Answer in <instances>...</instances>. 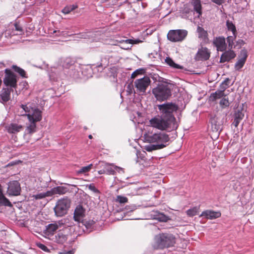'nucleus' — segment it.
I'll list each match as a JSON object with an SVG mask.
<instances>
[{
	"label": "nucleus",
	"instance_id": "nucleus-1",
	"mask_svg": "<svg viewBox=\"0 0 254 254\" xmlns=\"http://www.w3.org/2000/svg\"><path fill=\"white\" fill-rule=\"evenodd\" d=\"M176 238L170 233H161L155 236L153 247L156 249H164L174 246Z\"/></svg>",
	"mask_w": 254,
	"mask_h": 254
},
{
	"label": "nucleus",
	"instance_id": "nucleus-2",
	"mask_svg": "<svg viewBox=\"0 0 254 254\" xmlns=\"http://www.w3.org/2000/svg\"><path fill=\"white\" fill-rule=\"evenodd\" d=\"M151 127L160 130H171L177 128L176 123H173L162 116H156L149 120Z\"/></svg>",
	"mask_w": 254,
	"mask_h": 254
},
{
	"label": "nucleus",
	"instance_id": "nucleus-3",
	"mask_svg": "<svg viewBox=\"0 0 254 254\" xmlns=\"http://www.w3.org/2000/svg\"><path fill=\"white\" fill-rule=\"evenodd\" d=\"M158 108L160 111L161 116L166 118L173 123L175 122V118L173 115L174 112L178 110L177 106L172 103H167L158 105Z\"/></svg>",
	"mask_w": 254,
	"mask_h": 254
},
{
	"label": "nucleus",
	"instance_id": "nucleus-4",
	"mask_svg": "<svg viewBox=\"0 0 254 254\" xmlns=\"http://www.w3.org/2000/svg\"><path fill=\"white\" fill-rule=\"evenodd\" d=\"M152 93L158 101H163L171 96V90L169 84L164 83L153 88Z\"/></svg>",
	"mask_w": 254,
	"mask_h": 254
},
{
	"label": "nucleus",
	"instance_id": "nucleus-5",
	"mask_svg": "<svg viewBox=\"0 0 254 254\" xmlns=\"http://www.w3.org/2000/svg\"><path fill=\"white\" fill-rule=\"evenodd\" d=\"M147 138L149 142L155 143L157 146H158V148L160 149L168 146L170 141L169 135L163 132L156 133L148 135Z\"/></svg>",
	"mask_w": 254,
	"mask_h": 254
},
{
	"label": "nucleus",
	"instance_id": "nucleus-6",
	"mask_svg": "<svg viewBox=\"0 0 254 254\" xmlns=\"http://www.w3.org/2000/svg\"><path fill=\"white\" fill-rule=\"evenodd\" d=\"M70 205V200L67 197L59 200L54 208L56 215L62 217L66 214Z\"/></svg>",
	"mask_w": 254,
	"mask_h": 254
},
{
	"label": "nucleus",
	"instance_id": "nucleus-7",
	"mask_svg": "<svg viewBox=\"0 0 254 254\" xmlns=\"http://www.w3.org/2000/svg\"><path fill=\"white\" fill-rule=\"evenodd\" d=\"M188 32L185 30H171L167 34V38L169 40L172 42H181L186 37Z\"/></svg>",
	"mask_w": 254,
	"mask_h": 254
},
{
	"label": "nucleus",
	"instance_id": "nucleus-8",
	"mask_svg": "<svg viewBox=\"0 0 254 254\" xmlns=\"http://www.w3.org/2000/svg\"><path fill=\"white\" fill-rule=\"evenodd\" d=\"M151 80L148 76L137 79L134 81V86L138 92L145 93L146 89L150 85Z\"/></svg>",
	"mask_w": 254,
	"mask_h": 254
},
{
	"label": "nucleus",
	"instance_id": "nucleus-9",
	"mask_svg": "<svg viewBox=\"0 0 254 254\" xmlns=\"http://www.w3.org/2000/svg\"><path fill=\"white\" fill-rule=\"evenodd\" d=\"M5 76L3 79L4 84L11 88H16L17 86V80L16 76L10 69H5Z\"/></svg>",
	"mask_w": 254,
	"mask_h": 254
},
{
	"label": "nucleus",
	"instance_id": "nucleus-10",
	"mask_svg": "<svg viewBox=\"0 0 254 254\" xmlns=\"http://www.w3.org/2000/svg\"><path fill=\"white\" fill-rule=\"evenodd\" d=\"M20 192V185L17 181H12L8 183L7 193L9 196L19 195Z\"/></svg>",
	"mask_w": 254,
	"mask_h": 254
},
{
	"label": "nucleus",
	"instance_id": "nucleus-11",
	"mask_svg": "<svg viewBox=\"0 0 254 254\" xmlns=\"http://www.w3.org/2000/svg\"><path fill=\"white\" fill-rule=\"evenodd\" d=\"M247 57L248 54L247 50L245 49L242 50L239 56L238 61L236 63L235 65L236 70H239L243 67Z\"/></svg>",
	"mask_w": 254,
	"mask_h": 254
},
{
	"label": "nucleus",
	"instance_id": "nucleus-12",
	"mask_svg": "<svg viewBox=\"0 0 254 254\" xmlns=\"http://www.w3.org/2000/svg\"><path fill=\"white\" fill-rule=\"evenodd\" d=\"M213 44L216 47L218 51L223 52L227 49L226 39L224 37L220 36L215 38Z\"/></svg>",
	"mask_w": 254,
	"mask_h": 254
},
{
	"label": "nucleus",
	"instance_id": "nucleus-13",
	"mask_svg": "<svg viewBox=\"0 0 254 254\" xmlns=\"http://www.w3.org/2000/svg\"><path fill=\"white\" fill-rule=\"evenodd\" d=\"M210 56V52L206 47H201L199 49L195 56L196 60L199 61H206L209 59Z\"/></svg>",
	"mask_w": 254,
	"mask_h": 254
},
{
	"label": "nucleus",
	"instance_id": "nucleus-14",
	"mask_svg": "<svg viewBox=\"0 0 254 254\" xmlns=\"http://www.w3.org/2000/svg\"><path fill=\"white\" fill-rule=\"evenodd\" d=\"M85 210L83 206L81 205H77L74 212V220L78 222H81L85 216Z\"/></svg>",
	"mask_w": 254,
	"mask_h": 254
},
{
	"label": "nucleus",
	"instance_id": "nucleus-15",
	"mask_svg": "<svg viewBox=\"0 0 254 254\" xmlns=\"http://www.w3.org/2000/svg\"><path fill=\"white\" fill-rule=\"evenodd\" d=\"M223 52L220 59V63H221L229 62L230 60L234 59L236 56V54L233 50L229 49L227 51L226 50Z\"/></svg>",
	"mask_w": 254,
	"mask_h": 254
},
{
	"label": "nucleus",
	"instance_id": "nucleus-16",
	"mask_svg": "<svg viewBox=\"0 0 254 254\" xmlns=\"http://www.w3.org/2000/svg\"><path fill=\"white\" fill-rule=\"evenodd\" d=\"M29 121L38 122L42 120V112L37 108H34L31 114L27 115Z\"/></svg>",
	"mask_w": 254,
	"mask_h": 254
},
{
	"label": "nucleus",
	"instance_id": "nucleus-17",
	"mask_svg": "<svg viewBox=\"0 0 254 254\" xmlns=\"http://www.w3.org/2000/svg\"><path fill=\"white\" fill-rule=\"evenodd\" d=\"M101 166L103 167V169L98 171L100 175L105 173L113 175L115 172V169H121L117 166H113L104 163H102Z\"/></svg>",
	"mask_w": 254,
	"mask_h": 254
},
{
	"label": "nucleus",
	"instance_id": "nucleus-18",
	"mask_svg": "<svg viewBox=\"0 0 254 254\" xmlns=\"http://www.w3.org/2000/svg\"><path fill=\"white\" fill-rule=\"evenodd\" d=\"M13 92V89L9 88H3L0 93V101L2 103H6L10 99V93Z\"/></svg>",
	"mask_w": 254,
	"mask_h": 254
},
{
	"label": "nucleus",
	"instance_id": "nucleus-19",
	"mask_svg": "<svg viewBox=\"0 0 254 254\" xmlns=\"http://www.w3.org/2000/svg\"><path fill=\"white\" fill-rule=\"evenodd\" d=\"M68 239V235L64 230L59 231L57 234L55 236V242L59 244H63Z\"/></svg>",
	"mask_w": 254,
	"mask_h": 254
},
{
	"label": "nucleus",
	"instance_id": "nucleus-20",
	"mask_svg": "<svg viewBox=\"0 0 254 254\" xmlns=\"http://www.w3.org/2000/svg\"><path fill=\"white\" fill-rule=\"evenodd\" d=\"M244 117V111L243 109L241 110L238 109L235 113L234 115V122L232 125L235 127H237L240 122L243 119Z\"/></svg>",
	"mask_w": 254,
	"mask_h": 254
},
{
	"label": "nucleus",
	"instance_id": "nucleus-21",
	"mask_svg": "<svg viewBox=\"0 0 254 254\" xmlns=\"http://www.w3.org/2000/svg\"><path fill=\"white\" fill-rule=\"evenodd\" d=\"M200 216H204L207 219H213L221 216V213L219 211L206 210L202 212Z\"/></svg>",
	"mask_w": 254,
	"mask_h": 254
},
{
	"label": "nucleus",
	"instance_id": "nucleus-22",
	"mask_svg": "<svg viewBox=\"0 0 254 254\" xmlns=\"http://www.w3.org/2000/svg\"><path fill=\"white\" fill-rule=\"evenodd\" d=\"M236 37L237 35H232L227 37L226 39L227 41L226 44L229 49L232 50L233 49L236 48V43L235 41Z\"/></svg>",
	"mask_w": 254,
	"mask_h": 254
},
{
	"label": "nucleus",
	"instance_id": "nucleus-23",
	"mask_svg": "<svg viewBox=\"0 0 254 254\" xmlns=\"http://www.w3.org/2000/svg\"><path fill=\"white\" fill-rule=\"evenodd\" d=\"M59 225L55 223H51L46 226V233L48 235H53L55 232L59 229Z\"/></svg>",
	"mask_w": 254,
	"mask_h": 254
},
{
	"label": "nucleus",
	"instance_id": "nucleus-24",
	"mask_svg": "<svg viewBox=\"0 0 254 254\" xmlns=\"http://www.w3.org/2000/svg\"><path fill=\"white\" fill-rule=\"evenodd\" d=\"M23 127L17 124H11L7 127V131L10 133H16L20 131Z\"/></svg>",
	"mask_w": 254,
	"mask_h": 254
},
{
	"label": "nucleus",
	"instance_id": "nucleus-25",
	"mask_svg": "<svg viewBox=\"0 0 254 254\" xmlns=\"http://www.w3.org/2000/svg\"><path fill=\"white\" fill-rule=\"evenodd\" d=\"M0 206L12 207V204L10 201L4 195L2 190L0 189Z\"/></svg>",
	"mask_w": 254,
	"mask_h": 254
},
{
	"label": "nucleus",
	"instance_id": "nucleus-26",
	"mask_svg": "<svg viewBox=\"0 0 254 254\" xmlns=\"http://www.w3.org/2000/svg\"><path fill=\"white\" fill-rule=\"evenodd\" d=\"M212 129L213 131L219 132L221 130L222 124H221L217 119H213L211 120Z\"/></svg>",
	"mask_w": 254,
	"mask_h": 254
},
{
	"label": "nucleus",
	"instance_id": "nucleus-27",
	"mask_svg": "<svg viewBox=\"0 0 254 254\" xmlns=\"http://www.w3.org/2000/svg\"><path fill=\"white\" fill-rule=\"evenodd\" d=\"M54 194L62 195L66 193L68 190V189L64 186H58L53 188Z\"/></svg>",
	"mask_w": 254,
	"mask_h": 254
},
{
	"label": "nucleus",
	"instance_id": "nucleus-28",
	"mask_svg": "<svg viewBox=\"0 0 254 254\" xmlns=\"http://www.w3.org/2000/svg\"><path fill=\"white\" fill-rule=\"evenodd\" d=\"M194 10L198 14V17L201 15V5L199 0H193L192 2Z\"/></svg>",
	"mask_w": 254,
	"mask_h": 254
},
{
	"label": "nucleus",
	"instance_id": "nucleus-29",
	"mask_svg": "<svg viewBox=\"0 0 254 254\" xmlns=\"http://www.w3.org/2000/svg\"><path fill=\"white\" fill-rule=\"evenodd\" d=\"M224 96V93L223 91L217 90L215 93L211 94L209 97L210 100L214 101L217 99L222 98Z\"/></svg>",
	"mask_w": 254,
	"mask_h": 254
},
{
	"label": "nucleus",
	"instance_id": "nucleus-30",
	"mask_svg": "<svg viewBox=\"0 0 254 254\" xmlns=\"http://www.w3.org/2000/svg\"><path fill=\"white\" fill-rule=\"evenodd\" d=\"M29 122L30 124L27 127L25 131L28 133L31 134L36 131V123L32 121Z\"/></svg>",
	"mask_w": 254,
	"mask_h": 254
},
{
	"label": "nucleus",
	"instance_id": "nucleus-31",
	"mask_svg": "<svg viewBox=\"0 0 254 254\" xmlns=\"http://www.w3.org/2000/svg\"><path fill=\"white\" fill-rule=\"evenodd\" d=\"M226 26L228 30L232 32V35H237L236 26L232 21L229 20H227Z\"/></svg>",
	"mask_w": 254,
	"mask_h": 254
},
{
	"label": "nucleus",
	"instance_id": "nucleus-32",
	"mask_svg": "<svg viewBox=\"0 0 254 254\" xmlns=\"http://www.w3.org/2000/svg\"><path fill=\"white\" fill-rule=\"evenodd\" d=\"M165 62L169 65L171 66L173 68H177V69H182L183 67L179 64H178L174 63V62L171 59L168 57L165 59Z\"/></svg>",
	"mask_w": 254,
	"mask_h": 254
},
{
	"label": "nucleus",
	"instance_id": "nucleus-33",
	"mask_svg": "<svg viewBox=\"0 0 254 254\" xmlns=\"http://www.w3.org/2000/svg\"><path fill=\"white\" fill-rule=\"evenodd\" d=\"M12 69L23 78H27L26 72L24 69L17 66V65H13L12 66Z\"/></svg>",
	"mask_w": 254,
	"mask_h": 254
},
{
	"label": "nucleus",
	"instance_id": "nucleus-34",
	"mask_svg": "<svg viewBox=\"0 0 254 254\" xmlns=\"http://www.w3.org/2000/svg\"><path fill=\"white\" fill-rule=\"evenodd\" d=\"M199 207L198 206L194 207L187 211V215L190 217H192L198 213Z\"/></svg>",
	"mask_w": 254,
	"mask_h": 254
},
{
	"label": "nucleus",
	"instance_id": "nucleus-35",
	"mask_svg": "<svg viewBox=\"0 0 254 254\" xmlns=\"http://www.w3.org/2000/svg\"><path fill=\"white\" fill-rule=\"evenodd\" d=\"M197 32L198 33V37L201 38H205L207 36V32L202 27L198 26L197 28Z\"/></svg>",
	"mask_w": 254,
	"mask_h": 254
},
{
	"label": "nucleus",
	"instance_id": "nucleus-36",
	"mask_svg": "<svg viewBox=\"0 0 254 254\" xmlns=\"http://www.w3.org/2000/svg\"><path fill=\"white\" fill-rule=\"evenodd\" d=\"M77 7V6L76 5H70L65 6L63 10V13L64 14H68L70 13L71 11H73Z\"/></svg>",
	"mask_w": 254,
	"mask_h": 254
},
{
	"label": "nucleus",
	"instance_id": "nucleus-37",
	"mask_svg": "<svg viewBox=\"0 0 254 254\" xmlns=\"http://www.w3.org/2000/svg\"><path fill=\"white\" fill-rule=\"evenodd\" d=\"M74 62L70 58H66L63 63V66L65 68H69L70 66L73 65Z\"/></svg>",
	"mask_w": 254,
	"mask_h": 254
},
{
	"label": "nucleus",
	"instance_id": "nucleus-38",
	"mask_svg": "<svg viewBox=\"0 0 254 254\" xmlns=\"http://www.w3.org/2000/svg\"><path fill=\"white\" fill-rule=\"evenodd\" d=\"M155 219L161 222H167L169 219L167 216L163 213L156 215Z\"/></svg>",
	"mask_w": 254,
	"mask_h": 254
},
{
	"label": "nucleus",
	"instance_id": "nucleus-39",
	"mask_svg": "<svg viewBox=\"0 0 254 254\" xmlns=\"http://www.w3.org/2000/svg\"><path fill=\"white\" fill-rule=\"evenodd\" d=\"M144 149L148 152H151L153 150L160 149L156 144H148L144 147Z\"/></svg>",
	"mask_w": 254,
	"mask_h": 254
},
{
	"label": "nucleus",
	"instance_id": "nucleus-40",
	"mask_svg": "<svg viewBox=\"0 0 254 254\" xmlns=\"http://www.w3.org/2000/svg\"><path fill=\"white\" fill-rule=\"evenodd\" d=\"M121 43H125L126 44H137L142 42V41L140 40L139 39H127L126 40H123L122 41L120 42Z\"/></svg>",
	"mask_w": 254,
	"mask_h": 254
},
{
	"label": "nucleus",
	"instance_id": "nucleus-41",
	"mask_svg": "<svg viewBox=\"0 0 254 254\" xmlns=\"http://www.w3.org/2000/svg\"><path fill=\"white\" fill-rule=\"evenodd\" d=\"M21 107L25 112L28 113V114H31L32 111V109L34 108L31 107L29 104L27 105H21Z\"/></svg>",
	"mask_w": 254,
	"mask_h": 254
},
{
	"label": "nucleus",
	"instance_id": "nucleus-42",
	"mask_svg": "<svg viewBox=\"0 0 254 254\" xmlns=\"http://www.w3.org/2000/svg\"><path fill=\"white\" fill-rule=\"evenodd\" d=\"M92 164L88 166L82 167L78 171V173L82 174L88 172L91 168Z\"/></svg>",
	"mask_w": 254,
	"mask_h": 254
},
{
	"label": "nucleus",
	"instance_id": "nucleus-43",
	"mask_svg": "<svg viewBox=\"0 0 254 254\" xmlns=\"http://www.w3.org/2000/svg\"><path fill=\"white\" fill-rule=\"evenodd\" d=\"M220 104L222 107H228L229 105V102L228 98H226V96H225L220 101Z\"/></svg>",
	"mask_w": 254,
	"mask_h": 254
},
{
	"label": "nucleus",
	"instance_id": "nucleus-44",
	"mask_svg": "<svg viewBox=\"0 0 254 254\" xmlns=\"http://www.w3.org/2000/svg\"><path fill=\"white\" fill-rule=\"evenodd\" d=\"M128 199L125 196L118 195L116 198V201L121 203H125L127 202Z\"/></svg>",
	"mask_w": 254,
	"mask_h": 254
},
{
	"label": "nucleus",
	"instance_id": "nucleus-45",
	"mask_svg": "<svg viewBox=\"0 0 254 254\" xmlns=\"http://www.w3.org/2000/svg\"><path fill=\"white\" fill-rule=\"evenodd\" d=\"M32 197L35 199H41L45 198V195L44 193H40L37 194L33 195Z\"/></svg>",
	"mask_w": 254,
	"mask_h": 254
},
{
	"label": "nucleus",
	"instance_id": "nucleus-46",
	"mask_svg": "<svg viewBox=\"0 0 254 254\" xmlns=\"http://www.w3.org/2000/svg\"><path fill=\"white\" fill-rule=\"evenodd\" d=\"M236 48L240 49L245 44V42L242 39H239L236 41Z\"/></svg>",
	"mask_w": 254,
	"mask_h": 254
},
{
	"label": "nucleus",
	"instance_id": "nucleus-47",
	"mask_svg": "<svg viewBox=\"0 0 254 254\" xmlns=\"http://www.w3.org/2000/svg\"><path fill=\"white\" fill-rule=\"evenodd\" d=\"M142 71V69H137L135 71H134L132 74H131V78H135L137 75L140 73H141Z\"/></svg>",
	"mask_w": 254,
	"mask_h": 254
},
{
	"label": "nucleus",
	"instance_id": "nucleus-48",
	"mask_svg": "<svg viewBox=\"0 0 254 254\" xmlns=\"http://www.w3.org/2000/svg\"><path fill=\"white\" fill-rule=\"evenodd\" d=\"M44 193L45 195V197H48V196H52L53 195H55L54 193L53 189H52L50 190H48V191H46V192H44Z\"/></svg>",
	"mask_w": 254,
	"mask_h": 254
},
{
	"label": "nucleus",
	"instance_id": "nucleus-49",
	"mask_svg": "<svg viewBox=\"0 0 254 254\" xmlns=\"http://www.w3.org/2000/svg\"><path fill=\"white\" fill-rule=\"evenodd\" d=\"M38 246L39 248H40L43 251H44L45 252H48L49 251V250H48V248L45 245H44V244H40Z\"/></svg>",
	"mask_w": 254,
	"mask_h": 254
},
{
	"label": "nucleus",
	"instance_id": "nucleus-50",
	"mask_svg": "<svg viewBox=\"0 0 254 254\" xmlns=\"http://www.w3.org/2000/svg\"><path fill=\"white\" fill-rule=\"evenodd\" d=\"M78 35L79 36L78 37L79 38H84V39L89 38V36H90V35H87V33L79 34Z\"/></svg>",
	"mask_w": 254,
	"mask_h": 254
},
{
	"label": "nucleus",
	"instance_id": "nucleus-51",
	"mask_svg": "<svg viewBox=\"0 0 254 254\" xmlns=\"http://www.w3.org/2000/svg\"><path fill=\"white\" fill-rule=\"evenodd\" d=\"M14 26L15 28V30L20 32H22V28L17 23L14 24Z\"/></svg>",
	"mask_w": 254,
	"mask_h": 254
},
{
	"label": "nucleus",
	"instance_id": "nucleus-52",
	"mask_svg": "<svg viewBox=\"0 0 254 254\" xmlns=\"http://www.w3.org/2000/svg\"><path fill=\"white\" fill-rule=\"evenodd\" d=\"M224 0H211L212 2L218 5L221 4L223 2H224Z\"/></svg>",
	"mask_w": 254,
	"mask_h": 254
},
{
	"label": "nucleus",
	"instance_id": "nucleus-53",
	"mask_svg": "<svg viewBox=\"0 0 254 254\" xmlns=\"http://www.w3.org/2000/svg\"><path fill=\"white\" fill-rule=\"evenodd\" d=\"M88 188L89 189L93 191H95V186L94 185V184H90L89 186H88Z\"/></svg>",
	"mask_w": 254,
	"mask_h": 254
},
{
	"label": "nucleus",
	"instance_id": "nucleus-54",
	"mask_svg": "<svg viewBox=\"0 0 254 254\" xmlns=\"http://www.w3.org/2000/svg\"><path fill=\"white\" fill-rule=\"evenodd\" d=\"M227 86H226L224 83H222L220 85V88L221 89V91H223V92L225 91V90L227 88Z\"/></svg>",
	"mask_w": 254,
	"mask_h": 254
},
{
	"label": "nucleus",
	"instance_id": "nucleus-55",
	"mask_svg": "<svg viewBox=\"0 0 254 254\" xmlns=\"http://www.w3.org/2000/svg\"><path fill=\"white\" fill-rule=\"evenodd\" d=\"M229 82H230V79L229 78H226L223 82V83H224L225 84V85H226V86H227V87L229 86Z\"/></svg>",
	"mask_w": 254,
	"mask_h": 254
},
{
	"label": "nucleus",
	"instance_id": "nucleus-56",
	"mask_svg": "<svg viewBox=\"0 0 254 254\" xmlns=\"http://www.w3.org/2000/svg\"><path fill=\"white\" fill-rule=\"evenodd\" d=\"M59 254H73V253L71 251H69L67 252L65 251L63 252H61L59 253Z\"/></svg>",
	"mask_w": 254,
	"mask_h": 254
},
{
	"label": "nucleus",
	"instance_id": "nucleus-57",
	"mask_svg": "<svg viewBox=\"0 0 254 254\" xmlns=\"http://www.w3.org/2000/svg\"><path fill=\"white\" fill-rule=\"evenodd\" d=\"M16 163L14 162H10L7 165V166L9 167L15 165Z\"/></svg>",
	"mask_w": 254,
	"mask_h": 254
},
{
	"label": "nucleus",
	"instance_id": "nucleus-58",
	"mask_svg": "<svg viewBox=\"0 0 254 254\" xmlns=\"http://www.w3.org/2000/svg\"><path fill=\"white\" fill-rule=\"evenodd\" d=\"M123 49H129L130 48L129 47H122Z\"/></svg>",
	"mask_w": 254,
	"mask_h": 254
},
{
	"label": "nucleus",
	"instance_id": "nucleus-59",
	"mask_svg": "<svg viewBox=\"0 0 254 254\" xmlns=\"http://www.w3.org/2000/svg\"><path fill=\"white\" fill-rule=\"evenodd\" d=\"M88 137H89L90 139H91V138H92V136L91 135H89L88 136Z\"/></svg>",
	"mask_w": 254,
	"mask_h": 254
},
{
	"label": "nucleus",
	"instance_id": "nucleus-60",
	"mask_svg": "<svg viewBox=\"0 0 254 254\" xmlns=\"http://www.w3.org/2000/svg\"><path fill=\"white\" fill-rule=\"evenodd\" d=\"M104 1H108V0H103Z\"/></svg>",
	"mask_w": 254,
	"mask_h": 254
},
{
	"label": "nucleus",
	"instance_id": "nucleus-61",
	"mask_svg": "<svg viewBox=\"0 0 254 254\" xmlns=\"http://www.w3.org/2000/svg\"><path fill=\"white\" fill-rule=\"evenodd\" d=\"M96 192L97 193V192H98V190H96Z\"/></svg>",
	"mask_w": 254,
	"mask_h": 254
},
{
	"label": "nucleus",
	"instance_id": "nucleus-62",
	"mask_svg": "<svg viewBox=\"0 0 254 254\" xmlns=\"http://www.w3.org/2000/svg\"><path fill=\"white\" fill-rule=\"evenodd\" d=\"M129 87H130V85H128V87H127V88H128Z\"/></svg>",
	"mask_w": 254,
	"mask_h": 254
}]
</instances>
